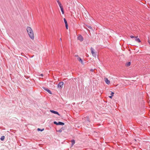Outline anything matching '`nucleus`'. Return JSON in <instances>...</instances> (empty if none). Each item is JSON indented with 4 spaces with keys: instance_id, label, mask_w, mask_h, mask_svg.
<instances>
[{
    "instance_id": "nucleus-13",
    "label": "nucleus",
    "mask_w": 150,
    "mask_h": 150,
    "mask_svg": "<svg viewBox=\"0 0 150 150\" xmlns=\"http://www.w3.org/2000/svg\"><path fill=\"white\" fill-rule=\"evenodd\" d=\"M71 145H72V146H73V145H74V144L75 143V141L74 139H72L71 140Z\"/></svg>"
},
{
    "instance_id": "nucleus-6",
    "label": "nucleus",
    "mask_w": 150,
    "mask_h": 150,
    "mask_svg": "<svg viewBox=\"0 0 150 150\" xmlns=\"http://www.w3.org/2000/svg\"><path fill=\"white\" fill-rule=\"evenodd\" d=\"M78 39L81 41H82L83 40V37L81 35H79L77 38Z\"/></svg>"
},
{
    "instance_id": "nucleus-2",
    "label": "nucleus",
    "mask_w": 150,
    "mask_h": 150,
    "mask_svg": "<svg viewBox=\"0 0 150 150\" xmlns=\"http://www.w3.org/2000/svg\"><path fill=\"white\" fill-rule=\"evenodd\" d=\"M91 52L93 56L96 57L97 54V52H96L95 50L92 47H91Z\"/></svg>"
},
{
    "instance_id": "nucleus-21",
    "label": "nucleus",
    "mask_w": 150,
    "mask_h": 150,
    "mask_svg": "<svg viewBox=\"0 0 150 150\" xmlns=\"http://www.w3.org/2000/svg\"><path fill=\"white\" fill-rule=\"evenodd\" d=\"M148 42L149 43L150 45V42L149 40H148Z\"/></svg>"
},
{
    "instance_id": "nucleus-22",
    "label": "nucleus",
    "mask_w": 150,
    "mask_h": 150,
    "mask_svg": "<svg viewBox=\"0 0 150 150\" xmlns=\"http://www.w3.org/2000/svg\"><path fill=\"white\" fill-rule=\"evenodd\" d=\"M112 96H109V97L110 98H112Z\"/></svg>"
},
{
    "instance_id": "nucleus-9",
    "label": "nucleus",
    "mask_w": 150,
    "mask_h": 150,
    "mask_svg": "<svg viewBox=\"0 0 150 150\" xmlns=\"http://www.w3.org/2000/svg\"><path fill=\"white\" fill-rule=\"evenodd\" d=\"M50 112L54 114H57L59 115H60L57 112L54 111L53 110H50Z\"/></svg>"
},
{
    "instance_id": "nucleus-18",
    "label": "nucleus",
    "mask_w": 150,
    "mask_h": 150,
    "mask_svg": "<svg viewBox=\"0 0 150 150\" xmlns=\"http://www.w3.org/2000/svg\"><path fill=\"white\" fill-rule=\"evenodd\" d=\"M130 37H131V38H135V37H134V36H132V35H131V36H130Z\"/></svg>"
},
{
    "instance_id": "nucleus-25",
    "label": "nucleus",
    "mask_w": 150,
    "mask_h": 150,
    "mask_svg": "<svg viewBox=\"0 0 150 150\" xmlns=\"http://www.w3.org/2000/svg\"><path fill=\"white\" fill-rule=\"evenodd\" d=\"M91 71H93V69H91Z\"/></svg>"
},
{
    "instance_id": "nucleus-11",
    "label": "nucleus",
    "mask_w": 150,
    "mask_h": 150,
    "mask_svg": "<svg viewBox=\"0 0 150 150\" xmlns=\"http://www.w3.org/2000/svg\"><path fill=\"white\" fill-rule=\"evenodd\" d=\"M77 59L82 64H83V63L82 61V60L81 59L80 57H78Z\"/></svg>"
},
{
    "instance_id": "nucleus-3",
    "label": "nucleus",
    "mask_w": 150,
    "mask_h": 150,
    "mask_svg": "<svg viewBox=\"0 0 150 150\" xmlns=\"http://www.w3.org/2000/svg\"><path fill=\"white\" fill-rule=\"evenodd\" d=\"M64 84V83L63 82H60L59 83L58 85V87L61 88L63 87Z\"/></svg>"
},
{
    "instance_id": "nucleus-14",
    "label": "nucleus",
    "mask_w": 150,
    "mask_h": 150,
    "mask_svg": "<svg viewBox=\"0 0 150 150\" xmlns=\"http://www.w3.org/2000/svg\"><path fill=\"white\" fill-rule=\"evenodd\" d=\"M130 64H131V63L130 62H129L127 63H126V66L127 67H129V66L130 65Z\"/></svg>"
},
{
    "instance_id": "nucleus-23",
    "label": "nucleus",
    "mask_w": 150,
    "mask_h": 150,
    "mask_svg": "<svg viewBox=\"0 0 150 150\" xmlns=\"http://www.w3.org/2000/svg\"><path fill=\"white\" fill-rule=\"evenodd\" d=\"M88 28H91V26H89L88 27Z\"/></svg>"
},
{
    "instance_id": "nucleus-28",
    "label": "nucleus",
    "mask_w": 150,
    "mask_h": 150,
    "mask_svg": "<svg viewBox=\"0 0 150 150\" xmlns=\"http://www.w3.org/2000/svg\"><path fill=\"white\" fill-rule=\"evenodd\" d=\"M60 40H62V39H61V38H60Z\"/></svg>"
},
{
    "instance_id": "nucleus-19",
    "label": "nucleus",
    "mask_w": 150,
    "mask_h": 150,
    "mask_svg": "<svg viewBox=\"0 0 150 150\" xmlns=\"http://www.w3.org/2000/svg\"><path fill=\"white\" fill-rule=\"evenodd\" d=\"M114 94V93L113 92H112L111 93V96H113Z\"/></svg>"
},
{
    "instance_id": "nucleus-10",
    "label": "nucleus",
    "mask_w": 150,
    "mask_h": 150,
    "mask_svg": "<svg viewBox=\"0 0 150 150\" xmlns=\"http://www.w3.org/2000/svg\"><path fill=\"white\" fill-rule=\"evenodd\" d=\"M43 88L44 90H45V91H47L49 93H50V94H52V93L51 91L50 90H49V89L45 88L44 87H43Z\"/></svg>"
},
{
    "instance_id": "nucleus-8",
    "label": "nucleus",
    "mask_w": 150,
    "mask_h": 150,
    "mask_svg": "<svg viewBox=\"0 0 150 150\" xmlns=\"http://www.w3.org/2000/svg\"><path fill=\"white\" fill-rule=\"evenodd\" d=\"M138 37H135L134 38L135 39V41L138 42H141V41L138 38H137Z\"/></svg>"
},
{
    "instance_id": "nucleus-12",
    "label": "nucleus",
    "mask_w": 150,
    "mask_h": 150,
    "mask_svg": "<svg viewBox=\"0 0 150 150\" xmlns=\"http://www.w3.org/2000/svg\"><path fill=\"white\" fill-rule=\"evenodd\" d=\"M57 2L58 4H59V7L60 8L63 7V6L62 5L61 3H60V2L59 1H58V2Z\"/></svg>"
},
{
    "instance_id": "nucleus-17",
    "label": "nucleus",
    "mask_w": 150,
    "mask_h": 150,
    "mask_svg": "<svg viewBox=\"0 0 150 150\" xmlns=\"http://www.w3.org/2000/svg\"><path fill=\"white\" fill-rule=\"evenodd\" d=\"M5 138V137L4 136H2L1 138V140L2 141H3Z\"/></svg>"
},
{
    "instance_id": "nucleus-27",
    "label": "nucleus",
    "mask_w": 150,
    "mask_h": 150,
    "mask_svg": "<svg viewBox=\"0 0 150 150\" xmlns=\"http://www.w3.org/2000/svg\"><path fill=\"white\" fill-rule=\"evenodd\" d=\"M75 57H78V55H75Z\"/></svg>"
},
{
    "instance_id": "nucleus-4",
    "label": "nucleus",
    "mask_w": 150,
    "mask_h": 150,
    "mask_svg": "<svg viewBox=\"0 0 150 150\" xmlns=\"http://www.w3.org/2000/svg\"><path fill=\"white\" fill-rule=\"evenodd\" d=\"M54 123L57 125H64V123L60 122H57L56 121H54Z\"/></svg>"
},
{
    "instance_id": "nucleus-1",
    "label": "nucleus",
    "mask_w": 150,
    "mask_h": 150,
    "mask_svg": "<svg viewBox=\"0 0 150 150\" xmlns=\"http://www.w3.org/2000/svg\"><path fill=\"white\" fill-rule=\"evenodd\" d=\"M26 30L30 37L31 39L33 40L34 38V35L32 29L30 27H28Z\"/></svg>"
},
{
    "instance_id": "nucleus-5",
    "label": "nucleus",
    "mask_w": 150,
    "mask_h": 150,
    "mask_svg": "<svg viewBox=\"0 0 150 150\" xmlns=\"http://www.w3.org/2000/svg\"><path fill=\"white\" fill-rule=\"evenodd\" d=\"M104 81L106 84H109L110 83V81L108 80V79L107 78H104Z\"/></svg>"
},
{
    "instance_id": "nucleus-24",
    "label": "nucleus",
    "mask_w": 150,
    "mask_h": 150,
    "mask_svg": "<svg viewBox=\"0 0 150 150\" xmlns=\"http://www.w3.org/2000/svg\"><path fill=\"white\" fill-rule=\"evenodd\" d=\"M41 75L42 76H43V75L42 74Z\"/></svg>"
},
{
    "instance_id": "nucleus-15",
    "label": "nucleus",
    "mask_w": 150,
    "mask_h": 150,
    "mask_svg": "<svg viewBox=\"0 0 150 150\" xmlns=\"http://www.w3.org/2000/svg\"><path fill=\"white\" fill-rule=\"evenodd\" d=\"M60 8L61 11L62 13V14H64V11L63 8V7Z\"/></svg>"
},
{
    "instance_id": "nucleus-16",
    "label": "nucleus",
    "mask_w": 150,
    "mask_h": 150,
    "mask_svg": "<svg viewBox=\"0 0 150 150\" xmlns=\"http://www.w3.org/2000/svg\"><path fill=\"white\" fill-rule=\"evenodd\" d=\"M44 130V129H40L39 128H38L37 129V130L38 131H42L43 130Z\"/></svg>"
},
{
    "instance_id": "nucleus-7",
    "label": "nucleus",
    "mask_w": 150,
    "mask_h": 150,
    "mask_svg": "<svg viewBox=\"0 0 150 150\" xmlns=\"http://www.w3.org/2000/svg\"><path fill=\"white\" fill-rule=\"evenodd\" d=\"M64 21L65 23V26H66V28L67 29L68 25L67 21L66 19L65 18H64Z\"/></svg>"
},
{
    "instance_id": "nucleus-20",
    "label": "nucleus",
    "mask_w": 150,
    "mask_h": 150,
    "mask_svg": "<svg viewBox=\"0 0 150 150\" xmlns=\"http://www.w3.org/2000/svg\"><path fill=\"white\" fill-rule=\"evenodd\" d=\"M58 131L59 132H62V130H61V129H60V130H58Z\"/></svg>"
},
{
    "instance_id": "nucleus-26",
    "label": "nucleus",
    "mask_w": 150,
    "mask_h": 150,
    "mask_svg": "<svg viewBox=\"0 0 150 150\" xmlns=\"http://www.w3.org/2000/svg\"><path fill=\"white\" fill-rule=\"evenodd\" d=\"M56 0L57 1V2H58V1H59V0Z\"/></svg>"
}]
</instances>
